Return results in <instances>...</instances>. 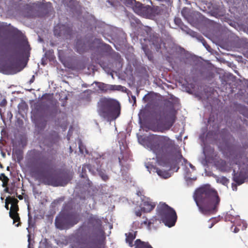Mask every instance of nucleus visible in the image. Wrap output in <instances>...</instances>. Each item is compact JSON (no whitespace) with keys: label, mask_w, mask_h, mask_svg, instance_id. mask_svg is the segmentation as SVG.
<instances>
[{"label":"nucleus","mask_w":248,"mask_h":248,"mask_svg":"<svg viewBox=\"0 0 248 248\" xmlns=\"http://www.w3.org/2000/svg\"><path fill=\"white\" fill-rule=\"evenodd\" d=\"M141 141L144 146L155 155L161 166L171 168L172 165L183 159L181 152L176 151L174 140L168 136L153 134L144 137Z\"/></svg>","instance_id":"1"},{"label":"nucleus","mask_w":248,"mask_h":248,"mask_svg":"<svg viewBox=\"0 0 248 248\" xmlns=\"http://www.w3.org/2000/svg\"><path fill=\"white\" fill-rule=\"evenodd\" d=\"M193 197L199 212L202 215L209 216L217 211L220 199L217 191L210 185H205L196 189Z\"/></svg>","instance_id":"2"},{"label":"nucleus","mask_w":248,"mask_h":248,"mask_svg":"<svg viewBox=\"0 0 248 248\" xmlns=\"http://www.w3.org/2000/svg\"><path fill=\"white\" fill-rule=\"evenodd\" d=\"M167 106L169 108L160 112L156 124L151 126V130L153 131L164 133L170 130L175 122L177 112L173 104L168 101Z\"/></svg>","instance_id":"3"},{"label":"nucleus","mask_w":248,"mask_h":248,"mask_svg":"<svg viewBox=\"0 0 248 248\" xmlns=\"http://www.w3.org/2000/svg\"><path fill=\"white\" fill-rule=\"evenodd\" d=\"M97 112L100 116L105 119L115 120L120 114V104L116 100L102 97L97 103Z\"/></svg>","instance_id":"4"},{"label":"nucleus","mask_w":248,"mask_h":248,"mask_svg":"<svg viewBox=\"0 0 248 248\" xmlns=\"http://www.w3.org/2000/svg\"><path fill=\"white\" fill-rule=\"evenodd\" d=\"M156 209L157 216L166 226L171 227L175 225L177 217L172 208L165 203H160Z\"/></svg>","instance_id":"5"},{"label":"nucleus","mask_w":248,"mask_h":248,"mask_svg":"<svg viewBox=\"0 0 248 248\" xmlns=\"http://www.w3.org/2000/svg\"><path fill=\"white\" fill-rule=\"evenodd\" d=\"M71 179L72 176L66 173L58 177L51 175H44L40 177V180L44 185L58 186H65Z\"/></svg>","instance_id":"6"},{"label":"nucleus","mask_w":248,"mask_h":248,"mask_svg":"<svg viewBox=\"0 0 248 248\" xmlns=\"http://www.w3.org/2000/svg\"><path fill=\"white\" fill-rule=\"evenodd\" d=\"M38 10L42 12V13H36L35 6L33 5L25 4L21 10L25 16L27 17H43L48 14V11L44 6L38 7Z\"/></svg>","instance_id":"7"},{"label":"nucleus","mask_w":248,"mask_h":248,"mask_svg":"<svg viewBox=\"0 0 248 248\" xmlns=\"http://www.w3.org/2000/svg\"><path fill=\"white\" fill-rule=\"evenodd\" d=\"M87 224L90 228H92V233L95 236L104 233L102 220L97 216L93 215L90 216L88 218Z\"/></svg>","instance_id":"8"},{"label":"nucleus","mask_w":248,"mask_h":248,"mask_svg":"<svg viewBox=\"0 0 248 248\" xmlns=\"http://www.w3.org/2000/svg\"><path fill=\"white\" fill-rule=\"evenodd\" d=\"M72 33V28L65 25H58L54 27V34L57 36L62 35L71 36Z\"/></svg>","instance_id":"9"},{"label":"nucleus","mask_w":248,"mask_h":248,"mask_svg":"<svg viewBox=\"0 0 248 248\" xmlns=\"http://www.w3.org/2000/svg\"><path fill=\"white\" fill-rule=\"evenodd\" d=\"M134 1L135 4L133 6V9L136 14L142 16H147L149 15L150 7L144 6L141 3L137 2L135 0Z\"/></svg>","instance_id":"10"},{"label":"nucleus","mask_w":248,"mask_h":248,"mask_svg":"<svg viewBox=\"0 0 248 248\" xmlns=\"http://www.w3.org/2000/svg\"><path fill=\"white\" fill-rule=\"evenodd\" d=\"M55 224L56 227L61 230L70 228L65 215L56 217L55 220Z\"/></svg>","instance_id":"11"},{"label":"nucleus","mask_w":248,"mask_h":248,"mask_svg":"<svg viewBox=\"0 0 248 248\" xmlns=\"http://www.w3.org/2000/svg\"><path fill=\"white\" fill-rule=\"evenodd\" d=\"M2 70L6 74H14L20 71L17 63L9 62L2 66Z\"/></svg>","instance_id":"12"},{"label":"nucleus","mask_w":248,"mask_h":248,"mask_svg":"<svg viewBox=\"0 0 248 248\" xmlns=\"http://www.w3.org/2000/svg\"><path fill=\"white\" fill-rule=\"evenodd\" d=\"M142 202L141 210L144 212H150L156 206V204L149 198L145 197Z\"/></svg>","instance_id":"13"},{"label":"nucleus","mask_w":248,"mask_h":248,"mask_svg":"<svg viewBox=\"0 0 248 248\" xmlns=\"http://www.w3.org/2000/svg\"><path fill=\"white\" fill-rule=\"evenodd\" d=\"M70 228L77 224L80 220V215L76 212H72L65 215Z\"/></svg>","instance_id":"14"},{"label":"nucleus","mask_w":248,"mask_h":248,"mask_svg":"<svg viewBox=\"0 0 248 248\" xmlns=\"http://www.w3.org/2000/svg\"><path fill=\"white\" fill-rule=\"evenodd\" d=\"M233 180L238 185L244 183L248 178V176L243 170H241L239 173H235V170H233Z\"/></svg>","instance_id":"15"},{"label":"nucleus","mask_w":248,"mask_h":248,"mask_svg":"<svg viewBox=\"0 0 248 248\" xmlns=\"http://www.w3.org/2000/svg\"><path fill=\"white\" fill-rule=\"evenodd\" d=\"M214 165L217 170L221 172L228 171V166L226 162L220 158L216 159Z\"/></svg>","instance_id":"16"},{"label":"nucleus","mask_w":248,"mask_h":248,"mask_svg":"<svg viewBox=\"0 0 248 248\" xmlns=\"http://www.w3.org/2000/svg\"><path fill=\"white\" fill-rule=\"evenodd\" d=\"M100 90L104 93H107L108 91L120 90L122 87L121 85H109L105 83H101L99 86Z\"/></svg>","instance_id":"17"},{"label":"nucleus","mask_w":248,"mask_h":248,"mask_svg":"<svg viewBox=\"0 0 248 248\" xmlns=\"http://www.w3.org/2000/svg\"><path fill=\"white\" fill-rule=\"evenodd\" d=\"M86 48L87 44L83 39H80L77 40L75 46L77 52L80 54L83 53L86 50Z\"/></svg>","instance_id":"18"},{"label":"nucleus","mask_w":248,"mask_h":248,"mask_svg":"<svg viewBox=\"0 0 248 248\" xmlns=\"http://www.w3.org/2000/svg\"><path fill=\"white\" fill-rule=\"evenodd\" d=\"M151 40L156 50L158 51L160 49L162 44V39L157 35H154L151 38Z\"/></svg>","instance_id":"19"},{"label":"nucleus","mask_w":248,"mask_h":248,"mask_svg":"<svg viewBox=\"0 0 248 248\" xmlns=\"http://www.w3.org/2000/svg\"><path fill=\"white\" fill-rule=\"evenodd\" d=\"M137 232H132L125 234L126 237L125 241L130 247H133L135 246V244H133V240L136 237Z\"/></svg>","instance_id":"20"},{"label":"nucleus","mask_w":248,"mask_h":248,"mask_svg":"<svg viewBox=\"0 0 248 248\" xmlns=\"http://www.w3.org/2000/svg\"><path fill=\"white\" fill-rule=\"evenodd\" d=\"M8 198H9V203L11 204L9 212H18L19 211L18 201L15 197L8 196Z\"/></svg>","instance_id":"21"},{"label":"nucleus","mask_w":248,"mask_h":248,"mask_svg":"<svg viewBox=\"0 0 248 248\" xmlns=\"http://www.w3.org/2000/svg\"><path fill=\"white\" fill-rule=\"evenodd\" d=\"M135 248H153L148 242L142 241L138 239L135 241Z\"/></svg>","instance_id":"22"},{"label":"nucleus","mask_w":248,"mask_h":248,"mask_svg":"<svg viewBox=\"0 0 248 248\" xmlns=\"http://www.w3.org/2000/svg\"><path fill=\"white\" fill-rule=\"evenodd\" d=\"M9 216L12 219H13V223H15L16 222H18V223L16 225V227L20 226V218L18 212L13 213L9 212Z\"/></svg>","instance_id":"23"},{"label":"nucleus","mask_w":248,"mask_h":248,"mask_svg":"<svg viewBox=\"0 0 248 248\" xmlns=\"http://www.w3.org/2000/svg\"><path fill=\"white\" fill-rule=\"evenodd\" d=\"M212 176L216 179L217 183L221 184L224 186H227L229 183V180L225 176L218 177L215 174H213Z\"/></svg>","instance_id":"24"},{"label":"nucleus","mask_w":248,"mask_h":248,"mask_svg":"<svg viewBox=\"0 0 248 248\" xmlns=\"http://www.w3.org/2000/svg\"><path fill=\"white\" fill-rule=\"evenodd\" d=\"M45 108V104L43 102L37 103L34 104V110L36 113H41Z\"/></svg>","instance_id":"25"},{"label":"nucleus","mask_w":248,"mask_h":248,"mask_svg":"<svg viewBox=\"0 0 248 248\" xmlns=\"http://www.w3.org/2000/svg\"><path fill=\"white\" fill-rule=\"evenodd\" d=\"M156 171L157 174L162 178L167 179L170 176V173L168 171L157 169Z\"/></svg>","instance_id":"26"},{"label":"nucleus","mask_w":248,"mask_h":248,"mask_svg":"<svg viewBox=\"0 0 248 248\" xmlns=\"http://www.w3.org/2000/svg\"><path fill=\"white\" fill-rule=\"evenodd\" d=\"M11 10H15L16 12L20 11L19 1L16 0H11Z\"/></svg>","instance_id":"27"},{"label":"nucleus","mask_w":248,"mask_h":248,"mask_svg":"<svg viewBox=\"0 0 248 248\" xmlns=\"http://www.w3.org/2000/svg\"><path fill=\"white\" fill-rule=\"evenodd\" d=\"M142 49L143 50L145 55L147 56L148 58L150 60H151L153 58L152 51L150 50L148 48V46L146 45L142 46Z\"/></svg>","instance_id":"28"},{"label":"nucleus","mask_w":248,"mask_h":248,"mask_svg":"<svg viewBox=\"0 0 248 248\" xmlns=\"http://www.w3.org/2000/svg\"><path fill=\"white\" fill-rule=\"evenodd\" d=\"M0 180L2 182V186L5 187L7 186L9 179L4 173H1L0 175Z\"/></svg>","instance_id":"29"},{"label":"nucleus","mask_w":248,"mask_h":248,"mask_svg":"<svg viewBox=\"0 0 248 248\" xmlns=\"http://www.w3.org/2000/svg\"><path fill=\"white\" fill-rule=\"evenodd\" d=\"M52 162V160H48L47 158H44L42 162L40 163V165L44 167L49 166Z\"/></svg>","instance_id":"30"},{"label":"nucleus","mask_w":248,"mask_h":248,"mask_svg":"<svg viewBox=\"0 0 248 248\" xmlns=\"http://www.w3.org/2000/svg\"><path fill=\"white\" fill-rule=\"evenodd\" d=\"M99 176L101 178L105 181H107L108 180L109 177L108 175L105 173V172L101 170L98 171Z\"/></svg>","instance_id":"31"},{"label":"nucleus","mask_w":248,"mask_h":248,"mask_svg":"<svg viewBox=\"0 0 248 248\" xmlns=\"http://www.w3.org/2000/svg\"><path fill=\"white\" fill-rule=\"evenodd\" d=\"M174 23L176 25H178L179 27H180L182 30H184L183 28V23L181 20V19L179 17H175L174 18Z\"/></svg>","instance_id":"32"},{"label":"nucleus","mask_w":248,"mask_h":248,"mask_svg":"<svg viewBox=\"0 0 248 248\" xmlns=\"http://www.w3.org/2000/svg\"><path fill=\"white\" fill-rule=\"evenodd\" d=\"M10 194L12 195L13 194L16 193V189L15 187V185L14 184H12L11 186H9Z\"/></svg>","instance_id":"33"},{"label":"nucleus","mask_w":248,"mask_h":248,"mask_svg":"<svg viewBox=\"0 0 248 248\" xmlns=\"http://www.w3.org/2000/svg\"><path fill=\"white\" fill-rule=\"evenodd\" d=\"M42 97L45 99L49 100L51 99L52 96L50 94L45 93L43 95Z\"/></svg>","instance_id":"34"},{"label":"nucleus","mask_w":248,"mask_h":248,"mask_svg":"<svg viewBox=\"0 0 248 248\" xmlns=\"http://www.w3.org/2000/svg\"><path fill=\"white\" fill-rule=\"evenodd\" d=\"M9 198L8 197H7L5 200V207L7 210H9Z\"/></svg>","instance_id":"35"},{"label":"nucleus","mask_w":248,"mask_h":248,"mask_svg":"<svg viewBox=\"0 0 248 248\" xmlns=\"http://www.w3.org/2000/svg\"><path fill=\"white\" fill-rule=\"evenodd\" d=\"M41 152H39V151H37L36 152L35 155V159H36V160L37 161H39L40 160V156L41 155Z\"/></svg>","instance_id":"36"},{"label":"nucleus","mask_w":248,"mask_h":248,"mask_svg":"<svg viewBox=\"0 0 248 248\" xmlns=\"http://www.w3.org/2000/svg\"><path fill=\"white\" fill-rule=\"evenodd\" d=\"M141 224H143L145 225H147L148 227H150L151 224H152L151 221H148L147 218H146L145 220L143 221Z\"/></svg>","instance_id":"37"},{"label":"nucleus","mask_w":248,"mask_h":248,"mask_svg":"<svg viewBox=\"0 0 248 248\" xmlns=\"http://www.w3.org/2000/svg\"><path fill=\"white\" fill-rule=\"evenodd\" d=\"M86 226L84 225H82L80 226V227L78 229V232L80 233H82V232L84 231L85 229Z\"/></svg>","instance_id":"38"},{"label":"nucleus","mask_w":248,"mask_h":248,"mask_svg":"<svg viewBox=\"0 0 248 248\" xmlns=\"http://www.w3.org/2000/svg\"><path fill=\"white\" fill-rule=\"evenodd\" d=\"M199 39L201 40L203 45L207 48L206 46L207 45V43H206V41L204 40V39L201 36L199 37Z\"/></svg>","instance_id":"39"},{"label":"nucleus","mask_w":248,"mask_h":248,"mask_svg":"<svg viewBox=\"0 0 248 248\" xmlns=\"http://www.w3.org/2000/svg\"><path fill=\"white\" fill-rule=\"evenodd\" d=\"M15 154L17 155V157L20 158L21 157V153L19 150H16L15 152Z\"/></svg>","instance_id":"40"},{"label":"nucleus","mask_w":248,"mask_h":248,"mask_svg":"<svg viewBox=\"0 0 248 248\" xmlns=\"http://www.w3.org/2000/svg\"><path fill=\"white\" fill-rule=\"evenodd\" d=\"M141 209L135 212V214L137 217H140L141 216Z\"/></svg>","instance_id":"41"},{"label":"nucleus","mask_w":248,"mask_h":248,"mask_svg":"<svg viewBox=\"0 0 248 248\" xmlns=\"http://www.w3.org/2000/svg\"><path fill=\"white\" fill-rule=\"evenodd\" d=\"M232 189L233 191H236L237 190V186L236 184L232 183Z\"/></svg>","instance_id":"42"},{"label":"nucleus","mask_w":248,"mask_h":248,"mask_svg":"<svg viewBox=\"0 0 248 248\" xmlns=\"http://www.w3.org/2000/svg\"><path fill=\"white\" fill-rule=\"evenodd\" d=\"M24 46L25 50L28 49V51H29L30 49H28V48H29L30 46L28 45V42H25V45Z\"/></svg>","instance_id":"43"},{"label":"nucleus","mask_w":248,"mask_h":248,"mask_svg":"<svg viewBox=\"0 0 248 248\" xmlns=\"http://www.w3.org/2000/svg\"><path fill=\"white\" fill-rule=\"evenodd\" d=\"M16 197H17L20 200L23 199V197L22 195H18L17 193L16 192L15 193Z\"/></svg>","instance_id":"44"},{"label":"nucleus","mask_w":248,"mask_h":248,"mask_svg":"<svg viewBox=\"0 0 248 248\" xmlns=\"http://www.w3.org/2000/svg\"><path fill=\"white\" fill-rule=\"evenodd\" d=\"M107 2L109 3L110 6L113 7V6H115V4H114L113 1H112L109 0H108Z\"/></svg>","instance_id":"45"},{"label":"nucleus","mask_w":248,"mask_h":248,"mask_svg":"<svg viewBox=\"0 0 248 248\" xmlns=\"http://www.w3.org/2000/svg\"><path fill=\"white\" fill-rule=\"evenodd\" d=\"M84 168L83 167L82 168V173L81 174V177H82V178H85L86 177V174L84 172Z\"/></svg>","instance_id":"46"},{"label":"nucleus","mask_w":248,"mask_h":248,"mask_svg":"<svg viewBox=\"0 0 248 248\" xmlns=\"http://www.w3.org/2000/svg\"><path fill=\"white\" fill-rule=\"evenodd\" d=\"M31 218H32V217H31V214H30V212H29V213H28V221H29V223H30V222L31 220Z\"/></svg>","instance_id":"47"},{"label":"nucleus","mask_w":248,"mask_h":248,"mask_svg":"<svg viewBox=\"0 0 248 248\" xmlns=\"http://www.w3.org/2000/svg\"><path fill=\"white\" fill-rule=\"evenodd\" d=\"M4 191L10 194L9 188L7 186L5 187Z\"/></svg>","instance_id":"48"},{"label":"nucleus","mask_w":248,"mask_h":248,"mask_svg":"<svg viewBox=\"0 0 248 248\" xmlns=\"http://www.w3.org/2000/svg\"><path fill=\"white\" fill-rule=\"evenodd\" d=\"M132 99L134 101V103L135 104L136 103V98L135 96L132 95Z\"/></svg>","instance_id":"49"},{"label":"nucleus","mask_w":248,"mask_h":248,"mask_svg":"<svg viewBox=\"0 0 248 248\" xmlns=\"http://www.w3.org/2000/svg\"><path fill=\"white\" fill-rule=\"evenodd\" d=\"M28 242H29V245H28V247H29V248H30V235L29 234L28 235Z\"/></svg>","instance_id":"50"},{"label":"nucleus","mask_w":248,"mask_h":248,"mask_svg":"<svg viewBox=\"0 0 248 248\" xmlns=\"http://www.w3.org/2000/svg\"><path fill=\"white\" fill-rule=\"evenodd\" d=\"M190 167L193 170H195V167L193 166L192 164H190Z\"/></svg>","instance_id":"51"},{"label":"nucleus","mask_w":248,"mask_h":248,"mask_svg":"<svg viewBox=\"0 0 248 248\" xmlns=\"http://www.w3.org/2000/svg\"><path fill=\"white\" fill-rule=\"evenodd\" d=\"M215 224L214 222H212L211 225L209 227V228H211Z\"/></svg>","instance_id":"52"},{"label":"nucleus","mask_w":248,"mask_h":248,"mask_svg":"<svg viewBox=\"0 0 248 248\" xmlns=\"http://www.w3.org/2000/svg\"><path fill=\"white\" fill-rule=\"evenodd\" d=\"M215 224L214 222H212L211 225L209 227V228H211Z\"/></svg>","instance_id":"53"},{"label":"nucleus","mask_w":248,"mask_h":248,"mask_svg":"<svg viewBox=\"0 0 248 248\" xmlns=\"http://www.w3.org/2000/svg\"><path fill=\"white\" fill-rule=\"evenodd\" d=\"M119 163H120V165H122V161H121V159L120 157H119Z\"/></svg>","instance_id":"54"},{"label":"nucleus","mask_w":248,"mask_h":248,"mask_svg":"<svg viewBox=\"0 0 248 248\" xmlns=\"http://www.w3.org/2000/svg\"><path fill=\"white\" fill-rule=\"evenodd\" d=\"M33 80H34V76L32 77V78L31 79L30 82H33Z\"/></svg>","instance_id":"55"},{"label":"nucleus","mask_w":248,"mask_h":248,"mask_svg":"<svg viewBox=\"0 0 248 248\" xmlns=\"http://www.w3.org/2000/svg\"><path fill=\"white\" fill-rule=\"evenodd\" d=\"M0 167L2 168H3V166L2 165V164L0 163Z\"/></svg>","instance_id":"56"},{"label":"nucleus","mask_w":248,"mask_h":248,"mask_svg":"<svg viewBox=\"0 0 248 248\" xmlns=\"http://www.w3.org/2000/svg\"><path fill=\"white\" fill-rule=\"evenodd\" d=\"M100 248H104V247H102H102H100Z\"/></svg>","instance_id":"57"}]
</instances>
